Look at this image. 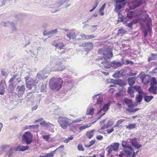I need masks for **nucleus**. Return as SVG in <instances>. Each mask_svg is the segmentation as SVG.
<instances>
[{
  "label": "nucleus",
  "mask_w": 157,
  "mask_h": 157,
  "mask_svg": "<svg viewBox=\"0 0 157 157\" xmlns=\"http://www.w3.org/2000/svg\"><path fill=\"white\" fill-rule=\"evenodd\" d=\"M98 53L102 56L101 58L97 59H96V61H100L103 59L105 61L110 60L113 56L112 52L107 49L101 48L99 49Z\"/></svg>",
  "instance_id": "obj_1"
},
{
  "label": "nucleus",
  "mask_w": 157,
  "mask_h": 157,
  "mask_svg": "<svg viewBox=\"0 0 157 157\" xmlns=\"http://www.w3.org/2000/svg\"><path fill=\"white\" fill-rule=\"evenodd\" d=\"M63 80L61 78H51L49 82L50 89L53 90H58L62 86Z\"/></svg>",
  "instance_id": "obj_2"
},
{
  "label": "nucleus",
  "mask_w": 157,
  "mask_h": 157,
  "mask_svg": "<svg viewBox=\"0 0 157 157\" xmlns=\"http://www.w3.org/2000/svg\"><path fill=\"white\" fill-rule=\"evenodd\" d=\"M114 1L116 3V5L114 11L116 13H118V22L122 21L124 22L125 21V18L124 16H122L120 13L118 12V11L124 6L126 2H117L116 1Z\"/></svg>",
  "instance_id": "obj_3"
},
{
  "label": "nucleus",
  "mask_w": 157,
  "mask_h": 157,
  "mask_svg": "<svg viewBox=\"0 0 157 157\" xmlns=\"http://www.w3.org/2000/svg\"><path fill=\"white\" fill-rule=\"evenodd\" d=\"M58 122L60 126L63 129H66L71 124L70 119L66 117L61 116L59 117Z\"/></svg>",
  "instance_id": "obj_4"
},
{
  "label": "nucleus",
  "mask_w": 157,
  "mask_h": 157,
  "mask_svg": "<svg viewBox=\"0 0 157 157\" xmlns=\"http://www.w3.org/2000/svg\"><path fill=\"white\" fill-rule=\"evenodd\" d=\"M33 135L29 132H27L23 134L22 136V142L27 145L31 144L32 142Z\"/></svg>",
  "instance_id": "obj_5"
},
{
  "label": "nucleus",
  "mask_w": 157,
  "mask_h": 157,
  "mask_svg": "<svg viewBox=\"0 0 157 157\" xmlns=\"http://www.w3.org/2000/svg\"><path fill=\"white\" fill-rule=\"evenodd\" d=\"M39 81L36 79H30L29 82H25L27 88L31 90L32 92L34 91L37 89V85Z\"/></svg>",
  "instance_id": "obj_6"
},
{
  "label": "nucleus",
  "mask_w": 157,
  "mask_h": 157,
  "mask_svg": "<svg viewBox=\"0 0 157 157\" xmlns=\"http://www.w3.org/2000/svg\"><path fill=\"white\" fill-rule=\"evenodd\" d=\"M142 4V0H134L132 2L129 3L128 5L129 9L133 10Z\"/></svg>",
  "instance_id": "obj_7"
},
{
  "label": "nucleus",
  "mask_w": 157,
  "mask_h": 157,
  "mask_svg": "<svg viewBox=\"0 0 157 157\" xmlns=\"http://www.w3.org/2000/svg\"><path fill=\"white\" fill-rule=\"evenodd\" d=\"M119 144L117 143H114L109 145L106 148L108 154L111 153L112 151H117L119 148Z\"/></svg>",
  "instance_id": "obj_8"
},
{
  "label": "nucleus",
  "mask_w": 157,
  "mask_h": 157,
  "mask_svg": "<svg viewBox=\"0 0 157 157\" xmlns=\"http://www.w3.org/2000/svg\"><path fill=\"white\" fill-rule=\"evenodd\" d=\"M121 145L123 148V150L121 152L127 151L132 153L133 148L126 141H122Z\"/></svg>",
  "instance_id": "obj_9"
},
{
  "label": "nucleus",
  "mask_w": 157,
  "mask_h": 157,
  "mask_svg": "<svg viewBox=\"0 0 157 157\" xmlns=\"http://www.w3.org/2000/svg\"><path fill=\"white\" fill-rule=\"evenodd\" d=\"M131 144L136 149H138L142 146V145L138 142V139L135 138L132 139H130Z\"/></svg>",
  "instance_id": "obj_10"
},
{
  "label": "nucleus",
  "mask_w": 157,
  "mask_h": 157,
  "mask_svg": "<svg viewBox=\"0 0 157 157\" xmlns=\"http://www.w3.org/2000/svg\"><path fill=\"white\" fill-rule=\"evenodd\" d=\"M45 69L43 71H41L37 74L36 79L38 78L39 80H44L46 79L48 77V75Z\"/></svg>",
  "instance_id": "obj_11"
},
{
  "label": "nucleus",
  "mask_w": 157,
  "mask_h": 157,
  "mask_svg": "<svg viewBox=\"0 0 157 157\" xmlns=\"http://www.w3.org/2000/svg\"><path fill=\"white\" fill-rule=\"evenodd\" d=\"M112 103L111 101H109L107 103L104 105L103 107L99 111H98L97 113V114L101 113L102 111L105 112L107 111L109 109V107Z\"/></svg>",
  "instance_id": "obj_12"
},
{
  "label": "nucleus",
  "mask_w": 157,
  "mask_h": 157,
  "mask_svg": "<svg viewBox=\"0 0 157 157\" xmlns=\"http://www.w3.org/2000/svg\"><path fill=\"white\" fill-rule=\"evenodd\" d=\"M18 90L17 95L19 97H21L23 95L25 90V85H22L20 87L18 86L17 87Z\"/></svg>",
  "instance_id": "obj_13"
},
{
  "label": "nucleus",
  "mask_w": 157,
  "mask_h": 157,
  "mask_svg": "<svg viewBox=\"0 0 157 157\" xmlns=\"http://www.w3.org/2000/svg\"><path fill=\"white\" fill-rule=\"evenodd\" d=\"M122 102L123 103L125 104L129 108L133 107L132 101V99L127 98H124L122 100Z\"/></svg>",
  "instance_id": "obj_14"
},
{
  "label": "nucleus",
  "mask_w": 157,
  "mask_h": 157,
  "mask_svg": "<svg viewBox=\"0 0 157 157\" xmlns=\"http://www.w3.org/2000/svg\"><path fill=\"white\" fill-rule=\"evenodd\" d=\"M111 62H108L107 61L105 60L104 61L101 62V63L99 64V66L100 67L108 69L111 67Z\"/></svg>",
  "instance_id": "obj_15"
},
{
  "label": "nucleus",
  "mask_w": 157,
  "mask_h": 157,
  "mask_svg": "<svg viewBox=\"0 0 157 157\" xmlns=\"http://www.w3.org/2000/svg\"><path fill=\"white\" fill-rule=\"evenodd\" d=\"M56 60H58V56H55L51 57L49 63L51 64H52L53 63L56 65H59L61 64V62L59 60H58L59 62H58Z\"/></svg>",
  "instance_id": "obj_16"
},
{
  "label": "nucleus",
  "mask_w": 157,
  "mask_h": 157,
  "mask_svg": "<svg viewBox=\"0 0 157 157\" xmlns=\"http://www.w3.org/2000/svg\"><path fill=\"white\" fill-rule=\"evenodd\" d=\"M123 64V62H118L115 60L111 62V67L114 69L117 68L121 66Z\"/></svg>",
  "instance_id": "obj_17"
},
{
  "label": "nucleus",
  "mask_w": 157,
  "mask_h": 157,
  "mask_svg": "<svg viewBox=\"0 0 157 157\" xmlns=\"http://www.w3.org/2000/svg\"><path fill=\"white\" fill-rule=\"evenodd\" d=\"M93 44L90 42L85 43L81 45H80V46H82L85 48L86 51H90L92 48L93 47Z\"/></svg>",
  "instance_id": "obj_18"
},
{
  "label": "nucleus",
  "mask_w": 157,
  "mask_h": 157,
  "mask_svg": "<svg viewBox=\"0 0 157 157\" xmlns=\"http://www.w3.org/2000/svg\"><path fill=\"white\" fill-rule=\"evenodd\" d=\"M52 44L55 46L56 48L59 49L60 50H61L64 46L63 43L61 42H57L56 41H53L52 43Z\"/></svg>",
  "instance_id": "obj_19"
},
{
  "label": "nucleus",
  "mask_w": 157,
  "mask_h": 157,
  "mask_svg": "<svg viewBox=\"0 0 157 157\" xmlns=\"http://www.w3.org/2000/svg\"><path fill=\"white\" fill-rule=\"evenodd\" d=\"M29 146H22L19 145L18 146L16 149L14 148V150H15L16 151H24L25 150H27L29 148Z\"/></svg>",
  "instance_id": "obj_20"
},
{
  "label": "nucleus",
  "mask_w": 157,
  "mask_h": 157,
  "mask_svg": "<svg viewBox=\"0 0 157 157\" xmlns=\"http://www.w3.org/2000/svg\"><path fill=\"white\" fill-rule=\"evenodd\" d=\"M6 85L4 82L2 81L0 82V94L3 95L5 92Z\"/></svg>",
  "instance_id": "obj_21"
},
{
  "label": "nucleus",
  "mask_w": 157,
  "mask_h": 157,
  "mask_svg": "<svg viewBox=\"0 0 157 157\" xmlns=\"http://www.w3.org/2000/svg\"><path fill=\"white\" fill-rule=\"evenodd\" d=\"M120 154L119 155V157H130L132 155V153L125 151L124 152H120Z\"/></svg>",
  "instance_id": "obj_22"
},
{
  "label": "nucleus",
  "mask_w": 157,
  "mask_h": 157,
  "mask_svg": "<svg viewBox=\"0 0 157 157\" xmlns=\"http://www.w3.org/2000/svg\"><path fill=\"white\" fill-rule=\"evenodd\" d=\"M32 92H33L32 91L28 93L27 94V101L28 102L32 101L34 98V95L32 94Z\"/></svg>",
  "instance_id": "obj_23"
},
{
  "label": "nucleus",
  "mask_w": 157,
  "mask_h": 157,
  "mask_svg": "<svg viewBox=\"0 0 157 157\" xmlns=\"http://www.w3.org/2000/svg\"><path fill=\"white\" fill-rule=\"evenodd\" d=\"M136 78L135 77L129 78L128 79V84L130 86H132L135 83Z\"/></svg>",
  "instance_id": "obj_24"
},
{
  "label": "nucleus",
  "mask_w": 157,
  "mask_h": 157,
  "mask_svg": "<svg viewBox=\"0 0 157 157\" xmlns=\"http://www.w3.org/2000/svg\"><path fill=\"white\" fill-rule=\"evenodd\" d=\"M134 92V89L132 86H130L128 87V92L132 97H134V95L133 93Z\"/></svg>",
  "instance_id": "obj_25"
},
{
  "label": "nucleus",
  "mask_w": 157,
  "mask_h": 157,
  "mask_svg": "<svg viewBox=\"0 0 157 157\" xmlns=\"http://www.w3.org/2000/svg\"><path fill=\"white\" fill-rule=\"evenodd\" d=\"M66 36L70 40L71 38L72 39H75L76 37V36L75 33L72 32L67 33Z\"/></svg>",
  "instance_id": "obj_26"
},
{
  "label": "nucleus",
  "mask_w": 157,
  "mask_h": 157,
  "mask_svg": "<svg viewBox=\"0 0 157 157\" xmlns=\"http://www.w3.org/2000/svg\"><path fill=\"white\" fill-rule=\"evenodd\" d=\"M51 135L48 134V135H44L42 137L44 140L47 142L51 141L52 140V138L50 137Z\"/></svg>",
  "instance_id": "obj_27"
},
{
  "label": "nucleus",
  "mask_w": 157,
  "mask_h": 157,
  "mask_svg": "<svg viewBox=\"0 0 157 157\" xmlns=\"http://www.w3.org/2000/svg\"><path fill=\"white\" fill-rule=\"evenodd\" d=\"M95 130L93 129L89 132H88L86 133V136L89 139L91 138L94 136V133Z\"/></svg>",
  "instance_id": "obj_28"
},
{
  "label": "nucleus",
  "mask_w": 157,
  "mask_h": 157,
  "mask_svg": "<svg viewBox=\"0 0 157 157\" xmlns=\"http://www.w3.org/2000/svg\"><path fill=\"white\" fill-rule=\"evenodd\" d=\"M127 84V83L123 80L121 79L117 80L116 85H119L121 86H125Z\"/></svg>",
  "instance_id": "obj_29"
},
{
  "label": "nucleus",
  "mask_w": 157,
  "mask_h": 157,
  "mask_svg": "<svg viewBox=\"0 0 157 157\" xmlns=\"http://www.w3.org/2000/svg\"><path fill=\"white\" fill-rule=\"evenodd\" d=\"M22 73L23 74L24 77L29 76L31 75V71L30 69H27L25 71H24L23 72H22Z\"/></svg>",
  "instance_id": "obj_30"
},
{
  "label": "nucleus",
  "mask_w": 157,
  "mask_h": 157,
  "mask_svg": "<svg viewBox=\"0 0 157 157\" xmlns=\"http://www.w3.org/2000/svg\"><path fill=\"white\" fill-rule=\"evenodd\" d=\"M143 93L139 94L136 97V101L137 102H140L142 99V95Z\"/></svg>",
  "instance_id": "obj_31"
},
{
  "label": "nucleus",
  "mask_w": 157,
  "mask_h": 157,
  "mask_svg": "<svg viewBox=\"0 0 157 157\" xmlns=\"http://www.w3.org/2000/svg\"><path fill=\"white\" fill-rule=\"evenodd\" d=\"M17 24V22L16 21H13L11 22V26L12 30L13 32L16 31L17 30V28L15 25Z\"/></svg>",
  "instance_id": "obj_32"
},
{
  "label": "nucleus",
  "mask_w": 157,
  "mask_h": 157,
  "mask_svg": "<svg viewBox=\"0 0 157 157\" xmlns=\"http://www.w3.org/2000/svg\"><path fill=\"white\" fill-rule=\"evenodd\" d=\"M133 87L134 90L138 92L139 94L143 93V92H142V90L141 89V87L140 86H135Z\"/></svg>",
  "instance_id": "obj_33"
},
{
  "label": "nucleus",
  "mask_w": 157,
  "mask_h": 157,
  "mask_svg": "<svg viewBox=\"0 0 157 157\" xmlns=\"http://www.w3.org/2000/svg\"><path fill=\"white\" fill-rule=\"evenodd\" d=\"M153 98V96H145L144 97V99L146 102H148Z\"/></svg>",
  "instance_id": "obj_34"
},
{
  "label": "nucleus",
  "mask_w": 157,
  "mask_h": 157,
  "mask_svg": "<svg viewBox=\"0 0 157 157\" xmlns=\"http://www.w3.org/2000/svg\"><path fill=\"white\" fill-rule=\"evenodd\" d=\"M134 15V13L133 11H128L127 12V16L129 18H132Z\"/></svg>",
  "instance_id": "obj_35"
},
{
  "label": "nucleus",
  "mask_w": 157,
  "mask_h": 157,
  "mask_svg": "<svg viewBox=\"0 0 157 157\" xmlns=\"http://www.w3.org/2000/svg\"><path fill=\"white\" fill-rule=\"evenodd\" d=\"M16 84L14 82L11 83L9 85V88L10 89V91L12 92L15 87Z\"/></svg>",
  "instance_id": "obj_36"
},
{
  "label": "nucleus",
  "mask_w": 157,
  "mask_h": 157,
  "mask_svg": "<svg viewBox=\"0 0 157 157\" xmlns=\"http://www.w3.org/2000/svg\"><path fill=\"white\" fill-rule=\"evenodd\" d=\"M103 101L102 97H99L97 98V100L96 104L100 105L102 103Z\"/></svg>",
  "instance_id": "obj_37"
},
{
  "label": "nucleus",
  "mask_w": 157,
  "mask_h": 157,
  "mask_svg": "<svg viewBox=\"0 0 157 157\" xmlns=\"http://www.w3.org/2000/svg\"><path fill=\"white\" fill-rule=\"evenodd\" d=\"M125 121L124 119H121L118 120L116 124L114 126V127H119V125L121 124L123 121Z\"/></svg>",
  "instance_id": "obj_38"
},
{
  "label": "nucleus",
  "mask_w": 157,
  "mask_h": 157,
  "mask_svg": "<svg viewBox=\"0 0 157 157\" xmlns=\"http://www.w3.org/2000/svg\"><path fill=\"white\" fill-rule=\"evenodd\" d=\"M11 24V22H10L9 21L5 22L2 21L1 23L2 25L4 27H8Z\"/></svg>",
  "instance_id": "obj_39"
},
{
  "label": "nucleus",
  "mask_w": 157,
  "mask_h": 157,
  "mask_svg": "<svg viewBox=\"0 0 157 157\" xmlns=\"http://www.w3.org/2000/svg\"><path fill=\"white\" fill-rule=\"evenodd\" d=\"M148 90L150 92L153 93L154 94H156V92L155 88L154 86H152L149 88Z\"/></svg>",
  "instance_id": "obj_40"
},
{
  "label": "nucleus",
  "mask_w": 157,
  "mask_h": 157,
  "mask_svg": "<svg viewBox=\"0 0 157 157\" xmlns=\"http://www.w3.org/2000/svg\"><path fill=\"white\" fill-rule=\"evenodd\" d=\"M139 109L136 108L134 109L132 107H131L130 108H128V111L130 113H135Z\"/></svg>",
  "instance_id": "obj_41"
},
{
  "label": "nucleus",
  "mask_w": 157,
  "mask_h": 157,
  "mask_svg": "<svg viewBox=\"0 0 157 157\" xmlns=\"http://www.w3.org/2000/svg\"><path fill=\"white\" fill-rule=\"evenodd\" d=\"M136 127V124H130L128 125V126H127V128L130 129L135 128Z\"/></svg>",
  "instance_id": "obj_42"
},
{
  "label": "nucleus",
  "mask_w": 157,
  "mask_h": 157,
  "mask_svg": "<svg viewBox=\"0 0 157 157\" xmlns=\"http://www.w3.org/2000/svg\"><path fill=\"white\" fill-rule=\"evenodd\" d=\"M118 73H119L120 77H121L124 75L125 74V71L122 69L118 71Z\"/></svg>",
  "instance_id": "obj_43"
},
{
  "label": "nucleus",
  "mask_w": 157,
  "mask_h": 157,
  "mask_svg": "<svg viewBox=\"0 0 157 157\" xmlns=\"http://www.w3.org/2000/svg\"><path fill=\"white\" fill-rule=\"evenodd\" d=\"M65 67L64 66H62L59 67V68L56 69L55 70H53V71H63L65 68Z\"/></svg>",
  "instance_id": "obj_44"
},
{
  "label": "nucleus",
  "mask_w": 157,
  "mask_h": 157,
  "mask_svg": "<svg viewBox=\"0 0 157 157\" xmlns=\"http://www.w3.org/2000/svg\"><path fill=\"white\" fill-rule=\"evenodd\" d=\"M146 23V25L147 27L148 28V31H150V23L151 22V20L149 19H147Z\"/></svg>",
  "instance_id": "obj_45"
},
{
  "label": "nucleus",
  "mask_w": 157,
  "mask_h": 157,
  "mask_svg": "<svg viewBox=\"0 0 157 157\" xmlns=\"http://www.w3.org/2000/svg\"><path fill=\"white\" fill-rule=\"evenodd\" d=\"M17 77V74H16L13 75V77L12 78H11L9 81V82L12 83L13 81H14L15 80V78Z\"/></svg>",
  "instance_id": "obj_46"
},
{
  "label": "nucleus",
  "mask_w": 157,
  "mask_h": 157,
  "mask_svg": "<svg viewBox=\"0 0 157 157\" xmlns=\"http://www.w3.org/2000/svg\"><path fill=\"white\" fill-rule=\"evenodd\" d=\"M113 122L112 121H109L107 124L106 127L109 128L113 124Z\"/></svg>",
  "instance_id": "obj_47"
},
{
  "label": "nucleus",
  "mask_w": 157,
  "mask_h": 157,
  "mask_svg": "<svg viewBox=\"0 0 157 157\" xmlns=\"http://www.w3.org/2000/svg\"><path fill=\"white\" fill-rule=\"evenodd\" d=\"M77 148L78 151H84V149L82 145L81 144H78L77 146Z\"/></svg>",
  "instance_id": "obj_48"
},
{
  "label": "nucleus",
  "mask_w": 157,
  "mask_h": 157,
  "mask_svg": "<svg viewBox=\"0 0 157 157\" xmlns=\"http://www.w3.org/2000/svg\"><path fill=\"white\" fill-rule=\"evenodd\" d=\"M49 34H55L58 32L57 29H55L53 30H52L50 31H49Z\"/></svg>",
  "instance_id": "obj_49"
},
{
  "label": "nucleus",
  "mask_w": 157,
  "mask_h": 157,
  "mask_svg": "<svg viewBox=\"0 0 157 157\" xmlns=\"http://www.w3.org/2000/svg\"><path fill=\"white\" fill-rule=\"evenodd\" d=\"M46 88V85H44L43 84H42V85L40 86V91L41 92H44Z\"/></svg>",
  "instance_id": "obj_50"
},
{
  "label": "nucleus",
  "mask_w": 157,
  "mask_h": 157,
  "mask_svg": "<svg viewBox=\"0 0 157 157\" xmlns=\"http://www.w3.org/2000/svg\"><path fill=\"white\" fill-rule=\"evenodd\" d=\"M64 147V146L63 145H61L59 147L56 149V150H57L60 153H61L62 151V149H63Z\"/></svg>",
  "instance_id": "obj_51"
},
{
  "label": "nucleus",
  "mask_w": 157,
  "mask_h": 157,
  "mask_svg": "<svg viewBox=\"0 0 157 157\" xmlns=\"http://www.w3.org/2000/svg\"><path fill=\"white\" fill-rule=\"evenodd\" d=\"M51 126H53V124L49 122H48V123H47V124L45 127L48 129L50 130V128H51Z\"/></svg>",
  "instance_id": "obj_52"
},
{
  "label": "nucleus",
  "mask_w": 157,
  "mask_h": 157,
  "mask_svg": "<svg viewBox=\"0 0 157 157\" xmlns=\"http://www.w3.org/2000/svg\"><path fill=\"white\" fill-rule=\"evenodd\" d=\"M157 84L156 80L155 78H152L151 80V85H155Z\"/></svg>",
  "instance_id": "obj_53"
},
{
  "label": "nucleus",
  "mask_w": 157,
  "mask_h": 157,
  "mask_svg": "<svg viewBox=\"0 0 157 157\" xmlns=\"http://www.w3.org/2000/svg\"><path fill=\"white\" fill-rule=\"evenodd\" d=\"M113 77L116 78L120 77L119 75V73H118V71L114 74L113 75Z\"/></svg>",
  "instance_id": "obj_54"
},
{
  "label": "nucleus",
  "mask_w": 157,
  "mask_h": 157,
  "mask_svg": "<svg viewBox=\"0 0 157 157\" xmlns=\"http://www.w3.org/2000/svg\"><path fill=\"white\" fill-rule=\"evenodd\" d=\"M94 109H90L89 110H87V113L89 115H92L94 113Z\"/></svg>",
  "instance_id": "obj_55"
},
{
  "label": "nucleus",
  "mask_w": 157,
  "mask_h": 157,
  "mask_svg": "<svg viewBox=\"0 0 157 157\" xmlns=\"http://www.w3.org/2000/svg\"><path fill=\"white\" fill-rule=\"evenodd\" d=\"M54 153L53 152H51L50 153H48L46 154L45 155V157H52L54 156Z\"/></svg>",
  "instance_id": "obj_56"
},
{
  "label": "nucleus",
  "mask_w": 157,
  "mask_h": 157,
  "mask_svg": "<svg viewBox=\"0 0 157 157\" xmlns=\"http://www.w3.org/2000/svg\"><path fill=\"white\" fill-rule=\"evenodd\" d=\"M100 0H96L94 1V7H95V8H96V7L98 6L99 3L100 2Z\"/></svg>",
  "instance_id": "obj_57"
},
{
  "label": "nucleus",
  "mask_w": 157,
  "mask_h": 157,
  "mask_svg": "<svg viewBox=\"0 0 157 157\" xmlns=\"http://www.w3.org/2000/svg\"><path fill=\"white\" fill-rule=\"evenodd\" d=\"M90 126V125L88 126L87 125H85V126H82L80 127L79 128V129L80 130H82L85 129L87 128H88Z\"/></svg>",
  "instance_id": "obj_58"
},
{
  "label": "nucleus",
  "mask_w": 157,
  "mask_h": 157,
  "mask_svg": "<svg viewBox=\"0 0 157 157\" xmlns=\"http://www.w3.org/2000/svg\"><path fill=\"white\" fill-rule=\"evenodd\" d=\"M13 149L12 148H10V151L7 152V154L8 155L9 157L12 156V154L13 153Z\"/></svg>",
  "instance_id": "obj_59"
},
{
  "label": "nucleus",
  "mask_w": 157,
  "mask_h": 157,
  "mask_svg": "<svg viewBox=\"0 0 157 157\" xmlns=\"http://www.w3.org/2000/svg\"><path fill=\"white\" fill-rule=\"evenodd\" d=\"M133 25V23L132 21L130 22L129 23H126L125 25L129 28L132 27V25Z\"/></svg>",
  "instance_id": "obj_60"
},
{
  "label": "nucleus",
  "mask_w": 157,
  "mask_h": 157,
  "mask_svg": "<svg viewBox=\"0 0 157 157\" xmlns=\"http://www.w3.org/2000/svg\"><path fill=\"white\" fill-rule=\"evenodd\" d=\"M1 74L3 76H6L7 75L6 72L5 71V70L4 69H2L1 70Z\"/></svg>",
  "instance_id": "obj_61"
},
{
  "label": "nucleus",
  "mask_w": 157,
  "mask_h": 157,
  "mask_svg": "<svg viewBox=\"0 0 157 157\" xmlns=\"http://www.w3.org/2000/svg\"><path fill=\"white\" fill-rule=\"evenodd\" d=\"M60 50V51H58V52L60 53L61 55L64 53L66 52V50L63 48Z\"/></svg>",
  "instance_id": "obj_62"
},
{
  "label": "nucleus",
  "mask_w": 157,
  "mask_h": 157,
  "mask_svg": "<svg viewBox=\"0 0 157 157\" xmlns=\"http://www.w3.org/2000/svg\"><path fill=\"white\" fill-rule=\"evenodd\" d=\"M133 62H132L129 60H126L125 62L126 64H131V65H133Z\"/></svg>",
  "instance_id": "obj_63"
},
{
  "label": "nucleus",
  "mask_w": 157,
  "mask_h": 157,
  "mask_svg": "<svg viewBox=\"0 0 157 157\" xmlns=\"http://www.w3.org/2000/svg\"><path fill=\"white\" fill-rule=\"evenodd\" d=\"M140 20V19H136L133 20L132 22L133 23V24H135L137 23Z\"/></svg>",
  "instance_id": "obj_64"
}]
</instances>
